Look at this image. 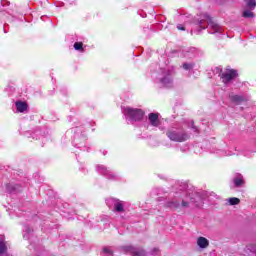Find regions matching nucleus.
<instances>
[{
  "label": "nucleus",
  "instance_id": "f257e3e1",
  "mask_svg": "<svg viewBox=\"0 0 256 256\" xmlns=\"http://www.w3.org/2000/svg\"><path fill=\"white\" fill-rule=\"evenodd\" d=\"M196 29L200 27L201 29H207V26L211 29V33H221L223 28L219 24L213 21L207 14H202L198 21L195 23Z\"/></svg>",
  "mask_w": 256,
  "mask_h": 256
},
{
  "label": "nucleus",
  "instance_id": "f03ea898",
  "mask_svg": "<svg viewBox=\"0 0 256 256\" xmlns=\"http://www.w3.org/2000/svg\"><path fill=\"white\" fill-rule=\"evenodd\" d=\"M166 136L170 141H174L175 143H184L189 139V133L185 132L183 129L179 128H170L166 132Z\"/></svg>",
  "mask_w": 256,
  "mask_h": 256
},
{
  "label": "nucleus",
  "instance_id": "7ed1b4c3",
  "mask_svg": "<svg viewBox=\"0 0 256 256\" xmlns=\"http://www.w3.org/2000/svg\"><path fill=\"white\" fill-rule=\"evenodd\" d=\"M127 121H141L145 117V112L139 108L125 107L122 109Z\"/></svg>",
  "mask_w": 256,
  "mask_h": 256
},
{
  "label": "nucleus",
  "instance_id": "20e7f679",
  "mask_svg": "<svg viewBox=\"0 0 256 256\" xmlns=\"http://www.w3.org/2000/svg\"><path fill=\"white\" fill-rule=\"evenodd\" d=\"M156 83H158L160 87H173V72L171 70H162Z\"/></svg>",
  "mask_w": 256,
  "mask_h": 256
},
{
  "label": "nucleus",
  "instance_id": "39448f33",
  "mask_svg": "<svg viewBox=\"0 0 256 256\" xmlns=\"http://www.w3.org/2000/svg\"><path fill=\"white\" fill-rule=\"evenodd\" d=\"M106 204L110 209L112 208L113 213H118L119 215L125 213V201L109 198L106 200Z\"/></svg>",
  "mask_w": 256,
  "mask_h": 256
},
{
  "label": "nucleus",
  "instance_id": "423d86ee",
  "mask_svg": "<svg viewBox=\"0 0 256 256\" xmlns=\"http://www.w3.org/2000/svg\"><path fill=\"white\" fill-rule=\"evenodd\" d=\"M204 199H208V201H215V199H219V196H217L215 192L202 191V192H197L194 198L196 203H202Z\"/></svg>",
  "mask_w": 256,
  "mask_h": 256
},
{
  "label": "nucleus",
  "instance_id": "0eeeda50",
  "mask_svg": "<svg viewBox=\"0 0 256 256\" xmlns=\"http://www.w3.org/2000/svg\"><path fill=\"white\" fill-rule=\"evenodd\" d=\"M96 171L100 173V175H104L107 179H117V174L113 172L112 169L105 167L104 165H98L96 167Z\"/></svg>",
  "mask_w": 256,
  "mask_h": 256
},
{
  "label": "nucleus",
  "instance_id": "6e6552de",
  "mask_svg": "<svg viewBox=\"0 0 256 256\" xmlns=\"http://www.w3.org/2000/svg\"><path fill=\"white\" fill-rule=\"evenodd\" d=\"M235 77H237V71L233 69H228L222 72L220 75V78L225 83V85H227V83H231Z\"/></svg>",
  "mask_w": 256,
  "mask_h": 256
},
{
  "label": "nucleus",
  "instance_id": "1a4fd4ad",
  "mask_svg": "<svg viewBox=\"0 0 256 256\" xmlns=\"http://www.w3.org/2000/svg\"><path fill=\"white\" fill-rule=\"evenodd\" d=\"M148 123L152 127H159V125H161V121L159 120V114L157 113L148 114Z\"/></svg>",
  "mask_w": 256,
  "mask_h": 256
},
{
  "label": "nucleus",
  "instance_id": "9d476101",
  "mask_svg": "<svg viewBox=\"0 0 256 256\" xmlns=\"http://www.w3.org/2000/svg\"><path fill=\"white\" fill-rule=\"evenodd\" d=\"M196 243L200 249H207L209 247V240L203 236L198 237Z\"/></svg>",
  "mask_w": 256,
  "mask_h": 256
},
{
  "label": "nucleus",
  "instance_id": "9b49d317",
  "mask_svg": "<svg viewBox=\"0 0 256 256\" xmlns=\"http://www.w3.org/2000/svg\"><path fill=\"white\" fill-rule=\"evenodd\" d=\"M15 105H16V111L18 113H25V111H27L29 107L27 105V102H23V101H16Z\"/></svg>",
  "mask_w": 256,
  "mask_h": 256
},
{
  "label": "nucleus",
  "instance_id": "f8f14e48",
  "mask_svg": "<svg viewBox=\"0 0 256 256\" xmlns=\"http://www.w3.org/2000/svg\"><path fill=\"white\" fill-rule=\"evenodd\" d=\"M7 253V241H5V236L0 235V256Z\"/></svg>",
  "mask_w": 256,
  "mask_h": 256
},
{
  "label": "nucleus",
  "instance_id": "ddd939ff",
  "mask_svg": "<svg viewBox=\"0 0 256 256\" xmlns=\"http://www.w3.org/2000/svg\"><path fill=\"white\" fill-rule=\"evenodd\" d=\"M123 251H124V253H130V255H134V256L140 255V253L137 251V248H135L131 245L124 246Z\"/></svg>",
  "mask_w": 256,
  "mask_h": 256
},
{
  "label": "nucleus",
  "instance_id": "4468645a",
  "mask_svg": "<svg viewBox=\"0 0 256 256\" xmlns=\"http://www.w3.org/2000/svg\"><path fill=\"white\" fill-rule=\"evenodd\" d=\"M233 181L235 187H241V185L245 183V181L243 180V176L241 174H237Z\"/></svg>",
  "mask_w": 256,
  "mask_h": 256
},
{
  "label": "nucleus",
  "instance_id": "2eb2a0df",
  "mask_svg": "<svg viewBox=\"0 0 256 256\" xmlns=\"http://www.w3.org/2000/svg\"><path fill=\"white\" fill-rule=\"evenodd\" d=\"M74 49L75 51H79L80 53H85V48H83V42H75Z\"/></svg>",
  "mask_w": 256,
  "mask_h": 256
},
{
  "label": "nucleus",
  "instance_id": "dca6fc26",
  "mask_svg": "<svg viewBox=\"0 0 256 256\" xmlns=\"http://www.w3.org/2000/svg\"><path fill=\"white\" fill-rule=\"evenodd\" d=\"M182 69H183L184 71H187L188 73H191V71H193V64H192V63L185 62V63H183V65H182Z\"/></svg>",
  "mask_w": 256,
  "mask_h": 256
},
{
  "label": "nucleus",
  "instance_id": "f3484780",
  "mask_svg": "<svg viewBox=\"0 0 256 256\" xmlns=\"http://www.w3.org/2000/svg\"><path fill=\"white\" fill-rule=\"evenodd\" d=\"M227 202L229 203V205H239V203H241V200H239V198H229L227 199Z\"/></svg>",
  "mask_w": 256,
  "mask_h": 256
},
{
  "label": "nucleus",
  "instance_id": "a211bd4d",
  "mask_svg": "<svg viewBox=\"0 0 256 256\" xmlns=\"http://www.w3.org/2000/svg\"><path fill=\"white\" fill-rule=\"evenodd\" d=\"M23 231L25 233L23 235L24 239H29V233H31L33 230L29 226H24Z\"/></svg>",
  "mask_w": 256,
  "mask_h": 256
},
{
  "label": "nucleus",
  "instance_id": "6ab92c4d",
  "mask_svg": "<svg viewBox=\"0 0 256 256\" xmlns=\"http://www.w3.org/2000/svg\"><path fill=\"white\" fill-rule=\"evenodd\" d=\"M246 5L249 9H255L256 0H246Z\"/></svg>",
  "mask_w": 256,
  "mask_h": 256
},
{
  "label": "nucleus",
  "instance_id": "aec40b11",
  "mask_svg": "<svg viewBox=\"0 0 256 256\" xmlns=\"http://www.w3.org/2000/svg\"><path fill=\"white\" fill-rule=\"evenodd\" d=\"M243 17H246L247 19H251V18L255 17V14H253V12L251 10H245L243 12Z\"/></svg>",
  "mask_w": 256,
  "mask_h": 256
},
{
  "label": "nucleus",
  "instance_id": "412c9836",
  "mask_svg": "<svg viewBox=\"0 0 256 256\" xmlns=\"http://www.w3.org/2000/svg\"><path fill=\"white\" fill-rule=\"evenodd\" d=\"M230 97L234 103H241V101H243V96L234 95V96H230Z\"/></svg>",
  "mask_w": 256,
  "mask_h": 256
},
{
  "label": "nucleus",
  "instance_id": "4be33fe9",
  "mask_svg": "<svg viewBox=\"0 0 256 256\" xmlns=\"http://www.w3.org/2000/svg\"><path fill=\"white\" fill-rule=\"evenodd\" d=\"M180 202L178 200L176 201H172L168 204V207H170L171 209H177V207H179Z\"/></svg>",
  "mask_w": 256,
  "mask_h": 256
},
{
  "label": "nucleus",
  "instance_id": "5701e85b",
  "mask_svg": "<svg viewBox=\"0 0 256 256\" xmlns=\"http://www.w3.org/2000/svg\"><path fill=\"white\" fill-rule=\"evenodd\" d=\"M18 187H19V185L8 184L7 185V191H9L10 193H13V191H17Z\"/></svg>",
  "mask_w": 256,
  "mask_h": 256
},
{
  "label": "nucleus",
  "instance_id": "b1692460",
  "mask_svg": "<svg viewBox=\"0 0 256 256\" xmlns=\"http://www.w3.org/2000/svg\"><path fill=\"white\" fill-rule=\"evenodd\" d=\"M102 256H113V250L110 248H104Z\"/></svg>",
  "mask_w": 256,
  "mask_h": 256
},
{
  "label": "nucleus",
  "instance_id": "393cba45",
  "mask_svg": "<svg viewBox=\"0 0 256 256\" xmlns=\"http://www.w3.org/2000/svg\"><path fill=\"white\" fill-rule=\"evenodd\" d=\"M1 7H9V1L1 0L0 1V11H3V8H1Z\"/></svg>",
  "mask_w": 256,
  "mask_h": 256
},
{
  "label": "nucleus",
  "instance_id": "a878e982",
  "mask_svg": "<svg viewBox=\"0 0 256 256\" xmlns=\"http://www.w3.org/2000/svg\"><path fill=\"white\" fill-rule=\"evenodd\" d=\"M152 254H153V255H159V249L154 248V249L152 250Z\"/></svg>",
  "mask_w": 256,
  "mask_h": 256
},
{
  "label": "nucleus",
  "instance_id": "bb28decb",
  "mask_svg": "<svg viewBox=\"0 0 256 256\" xmlns=\"http://www.w3.org/2000/svg\"><path fill=\"white\" fill-rule=\"evenodd\" d=\"M182 206L183 207H189V202L182 200Z\"/></svg>",
  "mask_w": 256,
  "mask_h": 256
},
{
  "label": "nucleus",
  "instance_id": "cd10ccee",
  "mask_svg": "<svg viewBox=\"0 0 256 256\" xmlns=\"http://www.w3.org/2000/svg\"><path fill=\"white\" fill-rule=\"evenodd\" d=\"M177 29H179L180 31H185V27L182 26V25H178V26H177Z\"/></svg>",
  "mask_w": 256,
  "mask_h": 256
},
{
  "label": "nucleus",
  "instance_id": "c85d7f7f",
  "mask_svg": "<svg viewBox=\"0 0 256 256\" xmlns=\"http://www.w3.org/2000/svg\"><path fill=\"white\" fill-rule=\"evenodd\" d=\"M194 131H197V128L196 127H193Z\"/></svg>",
  "mask_w": 256,
  "mask_h": 256
},
{
  "label": "nucleus",
  "instance_id": "c756f323",
  "mask_svg": "<svg viewBox=\"0 0 256 256\" xmlns=\"http://www.w3.org/2000/svg\"><path fill=\"white\" fill-rule=\"evenodd\" d=\"M176 197H179V196H176Z\"/></svg>",
  "mask_w": 256,
  "mask_h": 256
}]
</instances>
